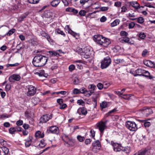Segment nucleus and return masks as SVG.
<instances>
[{"instance_id":"nucleus-35","label":"nucleus","mask_w":155,"mask_h":155,"mask_svg":"<svg viewBox=\"0 0 155 155\" xmlns=\"http://www.w3.org/2000/svg\"><path fill=\"white\" fill-rule=\"evenodd\" d=\"M107 103L106 102H103L100 104V106L102 108H105L107 106Z\"/></svg>"},{"instance_id":"nucleus-60","label":"nucleus","mask_w":155,"mask_h":155,"mask_svg":"<svg viewBox=\"0 0 155 155\" xmlns=\"http://www.w3.org/2000/svg\"><path fill=\"white\" fill-rule=\"evenodd\" d=\"M151 124L149 122H144V125L145 127H149Z\"/></svg>"},{"instance_id":"nucleus-39","label":"nucleus","mask_w":155,"mask_h":155,"mask_svg":"<svg viewBox=\"0 0 155 155\" xmlns=\"http://www.w3.org/2000/svg\"><path fill=\"white\" fill-rule=\"evenodd\" d=\"M131 97V95L130 94H124L123 95V96L122 97L125 99L128 100L129 99L130 97Z\"/></svg>"},{"instance_id":"nucleus-32","label":"nucleus","mask_w":155,"mask_h":155,"mask_svg":"<svg viewBox=\"0 0 155 155\" xmlns=\"http://www.w3.org/2000/svg\"><path fill=\"white\" fill-rule=\"evenodd\" d=\"M80 81L77 77H75L73 80V83L75 85L78 84L80 83Z\"/></svg>"},{"instance_id":"nucleus-38","label":"nucleus","mask_w":155,"mask_h":155,"mask_svg":"<svg viewBox=\"0 0 155 155\" xmlns=\"http://www.w3.org/2000/svg\"><path fill=\"white\" fill-rule=\"evenodd\" d=\"M9 132L11 134H14L15 132L16 131L15 129V127H11L9 129Z\"/></svg>"},{"instance_id":"nucleus-51","label":"nucleus","mask_w":155,"mask_h":155,"mask_svg":"<svg viewBox=\"0 0 155 155\" xmlns=\"http://www.w3.org/2000/svg\"><path fill=\"white\" fill-rule=\"evenodd\" d=\"M109 7H101L100 9L102 11H105L108 10Z\"/></svg>"},{"instance_id":"nucleus-46","label":"nucleus","mask_w":155,"mask_h":155,"mask_svg":"<svg viewBox=\"0 0 155 155\" xmlns=\"http://www.w3.org/2000/svg\"><path fill=\"white\" fill-rule=\"evenodd\" d=\"M19 65V64L18 63H15L14 64H8L7 65V67H15Z\"/></svg>"},{"instance_id":"nucleus-42","label":"nucleus","mask_w":155,"mask_h":155,"mask_svg":"<svg viewBox=\"0 0 155 155\" xmlns=\"http://www.w3.org/2000/svg\"><path fill=\"white\" fill-rule=\"evenodd\" d=\"M77 138L78 140L80 142H82L85 140V138L84 137L78 135L77 136Z\"/></svg>"},{"instance_id":"nucleus-44","label":"nucleus","mask_w":155,"mask_h":155,"mask_svg":"<svg viewBox=\"0 0 155 155\" xmlns=\"http://www.w3.org/2000/svg\"><path fill=\"white\" fill-rule=\"evenodd\" d=\"M144 21V19L142 17H139L137 19V22L140 24L142 23Z\"/></svg>"},{"instance_id":"nucleus-52","label":"nucleus","mask_w":155,"mask_h":155,"mask_svg":"<svg viewBox=\"0 0 155 155\" xmlns=\"http://www.w3.org/2000/svg\"><path fill=\"white\" fill-rule=\"evenodd\" d=\"M135 24L134 22H132L129 24L128 27L130 29L133 28L135 26Z\"/></svg>"},{"instance_id":"nucleus-20","label":"nucleus","mask_w":155,"mask_h":155,"mask_svg":"<svg viewBox=\"0 0 155 155\" xmlns=\"http://www.w3.org/2000/svg\"><path fill=\"white\" fill-rule=\"evenodd\" d=\"M29 14V12H26L20 16L18 18V20L20 21H22L24 19L26 18L27 16Z\"/></svg>"},{"instance_id":"nucleus-59","label":"nucleus","mask_w":155,"mask_h":155,"mask_svg":"<svg viewBox=\"0 0 155 155\" xmlns=\"http://www.w3.org/2000/svg\"><path fill=\"white\" fill-rule=\"evenodd\" d=\"M28 2L32 4H35L39 2V1H27Z\"/></svg>"},{"instance_id":"nucleus-29","label":"nucleus","mask_w":155,"mask_h":155,"mask_svg":"<svg viewBox=\"0 0 155 155\" xmlns=\"http://www.w3.org/2000/svg\"><path fill=\"white\" fill-rule=\"evenodd\" d=\"M66 93V92L65 91H62L58 92H54L50 93L52 95L56 94H60L62 95H64Z\"/></svg>"},{"instance_id":"nucleus-47","label":"nucleus","mask_w":155,"mask_h":155,"mask_svg":"<svg viewBox=\"0 0 155 155\" xmlns=\"http://www.w3.org/2000/svg\"><path fill=\"white\" fill-rule=\"evenodd\" d=\"M77 104L79 105H81L83 106L84 104V102L82 100H79L77 101Z\"/></svg>"},{"instance_id":"nucleus-54","label":"nucleus","mask_w":155,"mask_h":155,"mask_svg":"<svg viewBox=\"0 0 155 155\" xmlns=\"http://www.w3.org/2000/svg\"><path fill=\"white\" fill-rule=\"evenodd\" d=\"M107 20V18L105 16H103L100 19V21L101 22H105Z\"/></svg>"},{"instance_id":"nucleus-58","label":"nucleus","mask_w":155,"mask_h":155,"mask_svg":"<svg viewBox=\"0 0 155 155\" xmlns=\"http://www.w3.org/2000/svg\"><path fill=\"white\" fill-rule=\"evenodd\" d=\"M67 106V105L65 104H62L60 105L59 108L60 109H63L66 108Z\"/></svg>"},{"instance_id":"nucleus-27","label":"nucleus","mask_w":155,"mask_h":155,"mask_svg":"<svg viewBox=\"0 0 155 155\" xmlns=\"http://www.w3.org/2000/svg\"><path fill=\"white\" fill-rule=\"evenodd\" d=\"M60 1H52L51 2V5L53 6L56 7L60 3Z\"/></svg>"},{"instance_id":"nucleus-30","label":"nucleus","mask_w":155,"mask_h":155,"mask_svg":"<svg viewBox=\"0 0 155 155\" xmlns=\"http://www.w3.org/2000/svg\"><path fill=\"white\" fill-rule=\"evenodd\" d=\"M55 33L59 34H61L64 37L65 36V34L64 33V32L58 29H57L56 30Z\"/></svg>"},{"instance_id":"nucleus-41","label":"nucleus","mask_w":155,"mask_h":155,"mask_svg":"<svg viewBox=\"0 0 155 155\" xmlns=\"http://www.w3.org/2000/svg\"><path fill=\"white\" fill-rule=\"evenodd\" d=\"M97 86L99 90H101L103 88V86L102 84L101 83H99L97 85ZM105 89L106 88L105 87H104Z\"/></svg>"},{"instance_id":"nucleus-2","label":"nucleus","mask_w":155,"mask_h":155,"mask_svg":"<svg viewBox=\"0 0 155 155\" xmlns=\"http://www.w3.org/2000/svg\"><path fill=\"white\" fill-rule=\"evenodd\" d=\"M93 40L98 44L104 47H107L110 43V41L108 39L100 35H94Z\"/></svg>"},{"instance_id":"nucleus-62","label":"nucleus","mask_w":155,"mask_h":155,"mask_svg":"<svg viewBox=\"0 0 155 155\" xmlns=\"http://www.w3.org/2000/svg\"><path fill=\"white\" fill-rule=\"evenodd\" d=\"M57 101L60 105H61L63 103V100L61 99H59L57 100Z\"/></svg>"},{"instance_id":"nucleus-28","label":"nucleus","mask_w":155,"mask_h":155,"mask_svg":"<svg viewBox=\"0 0 155 155\" xmlns=\"http://www.w3.org/2000/svg\"><path fill=\"white\" fill-rule=\"evenodd\" d=\"M99 96V94L98 92H96L93 95V98L94 100V101L96 102V99Z\"/></svg>"},{"instance_id":"nucleus-18","label":"nucleus","mask_w":155,"mask_h":155,"mask_svg":"<svg viewBox=\"0 0 155 155\" xmlns=\"http://www.w3.org/2000/svg\"><path fill=\"white\" fill-rule=\"evenodd\" d=\"M64 141L66 143L69 145L71 144V143L73 142V140L69 138L68 136L65 135L64 137Z\"/></svg>"},{"instance_id":"nucleus-12","label":"nucleus","mask_w":155,"mask_h":155,"mask_svg":"<svg viewBox=\"0 0 155 155\" xmlns=\"http://www.w3.org/2000/svg\"><path fill=\"white\" fill-rule=\"evenodd\" d=\"M21 79V77L18 75L13 74L11 75L9 78V81L12 82L14 81H18Z\"/></svg>"},{"instance_id":"nucleus-61","label":"nucleus","mask_w":155,"mask_h":155,"mask_svg":"<svg viewBox=\"0 0 155 155\" xmlns=\"http://www.w3.org/2000/svg\"><path fill=\"white\" fill-rule=\"evenodd\" d=\"M148 52V51L147 49L144 50L142 53V55L143 56H145L147 54Z\"/></svg>"},{"instance_id":"nucleus-63","label":"nucleus","mask_w":155,"mask_h":155,"mask_svg":"<svg viewBox=\"0 0 155 155\" xmlns=\"http://www.w3.org/2000/svg\"><path fill=\"white\" fill-rule=\"evenodd\" d=\"M72 12H73L74 14H76L78 13V10L73 8L72 10Z\"/></svg>"},{"instance_id":"nucleus-14","label":"nucleus","mask_w":155,"mask_h":155,"mask_svg":"<svg viewBox=\"0 0 155 155\" xmlns=\"http://www.w3.org/2000/svg\"><path fill=\"white\" fill-rule=\"evenodd\" d=\"M49 130L52 133L58 134L59 133V129L56 126L50 127Z\"/></svg>"},{"instance_id":"nucleus-23","label":"nucleus","mask_w":155,"mask_h":155,"mask_svg":"<svg viewBox=\"0 0 155 155\" xmlns=\"http://www.w3.org/2000/svg\"><path fill=\"white\" fill-rule=\"evenodd\" d=\"M130 5L134 8H137L139 7V4L137 2H132L130 3Z\"/></svg>"},{"instance_id":"nucleus-19","label":"nucleus","mask_w":155,"mask_h":155,"mask_svg":"<svg viewBox=\"0 0 155 155\" xmlns=\"http://www.w3.org/2000/svg\"><path fill=\"white\" fill-rule=\"evenodd\" d=\"M93 146V150L95 149V148L99 147L101 146V144L100 141L98 140H96L94 142L92 143Z\"/></svg>"},{"instance_id":"nucleus-50","label":"nucleus","mask_w":155,"mask_h":155,"mask_svg":"<svg viewBox=\"0 0 155 155\" xmlns=\"http://www.w3.org/2000/svg\"><path fill=\"white\" fill-rule=\"evenodd\" d=\"M120 34L122 36H126L127 35V33L124 31H122L120 33Z\"/></svg>"},{"instance_id":"nucleus-1","label":"nucleus","mask_w":155,"mask_h":155,"mask_svg":"<svg viewBox=\"0 0 155 155\" xmlns=\"http://www.w3.org/2000/svg\"><path fill=\"white\" fill-rule=\"evenodd\" d=\"M48 60V58L45 56L38 55L34 57L32 63L35 66L42 67L45 64Z\"/></svg>"},{"instance_id":"nucleus-33","label":"nucleus","mask_w":155,"mask_h":155,"mask_svg":"<svg viewBox=\"0 0 155 155\" xmlns=\"http://www.w3.org/2000/svg\"><path fill=\"white\" fill-rule=\"evenodd\" d=\"M15 31V29L14 28H12L9 30L8 32L6 34V35L10 36L12 35Z\"/></svg>"},{"instance_id":"nucleus-17","label":"nucleus","mask_w":155,"mask_h":155,"mask_svg":"<svg viewBox=\"0 0 155 155\" xmlns=\"http://www.w3.org/2000/svg\"><path fill=\"white\" fill-rule=\"evenodd\" d=\"M66 28H67L68 30V33L71 34L74 37L77 38V36H78V35L77 33L74 32L72 30H71L70 28L69 25H67L66 26Z\"/></svg>"},{"instance_id":"nucleus-15","label":"nucleus","mask_w":155,"mask_h":155,"mask_svg":"<svg viewBox=\"0 0 155 155\" xmlns=\"http://www.w3.org/2000/svg\"><path fill=\"white\" fill-rule=\"evenodd\" d=\"M48 120V117L47 114L43 115L40 119V123H45Z\"/></svg>"},{"instance_id":"nucleus-8","label":"nucleus","mask_w":155,"mask_h":155,"mask_svg":"<svg viewBox=\"0 0 155 155\" xmlns=\"http://www.w3.org/2000/svg\"><path fill=\"white\" fill-rule=\"evenodd\" d=\"M96 88V86L94 84H91L89 85L88 88L90 91H88V93L86 94V96L88 97H90L92 94L94 93V91Z\"/></svg>"},{"instance_id":"nucleus-26","label":"nucleus","mask_w":155,"mask_h":155,"mask_svg":"<svg viewBox=\"0 0 155 155\" xmlns=\"http://www.w3.org/2000/svg\"><path fill=\"white\" fill-rule=\"evenodd\" d=\"M79 90L80 93L82 94H85L86 96V94L88 93V91L86 90L85 88L84 87H83L79 89Z\"/></svg>"},{"instance_id":"nucleus-11","label":"nucleus","mask_w":155,"mask_h":155,"mask_svg":"<svg viewBox=\"0 0 155 155\" xmlns=\"http://www.w3.org/2000/svg\"><path fill=\"white\" fill-rule=\"evenodd\" d=\"M44 132L41 133V132L39 131L38 130L35 133V137L36 139L35 140L34 142H36L37 140L43 138L44 136Z\"/></svg>"},{"instance_id":"nucleus-40","label":"nucleus","mask_w":155,"mask_h":155,"mask_svg":"<svg viewBox=\"0 0 155 155\" xmlns=\"http://www.w3.org/2000/svg\"><path fill=\"white\" fill-rule=\"evenodd\" d=\"M130 39L129 38L126 37L124 38L123 39V41L125 42L130 43L131 44H134V42L131 43L130 42H129Z\"/></svg>"},{"instance_id":"nucleus-9","label":"nucleus","mask_w":155,"mask_h":155,"mask_svg":"<svg viewBox=\"0 0 155 155\" xmlns=\"http://www.w3.org/2000/svg\"><path fill=\"white\" fill-rule=\"evenodd\" d=\"M141 110H142V113L146 116H147L153 113V110L151 109L146 107H143Z\"/></svg>"},{"instance_id":"nucleus-22","label":"nucleus","mask_w":155,"mask_h":155,"mask_svg":"<svg viewBox=\"0 0 155 155\" xmlns=\"http://www.w3.org/2000/svg\"><path fill=\"white\" fill-rule=\"evenodd\" d=\"M32 142V140L31 138V137H29V139L26 140V142L25 143V146L26 147H29L31 143Z\"/></svg>"},{"instance_id":"nucleus-48","label":"nucleus","mask_w":155,"mask_h":155,"mask_svg":"<svg viewBox=\"0 0 155 155\" xmlns=\"http://www.w3.org/2000/svg\"><path fill=\"white\" fill-rule=\"evenodd\" d=\"M0 143L3 146H5L6 143V142L3 139H0Z\"/></svg>"},{"instance_id":"nucleus-4","label":"nucleus","mask_w":155,"mask_h":155,"mask_svg":"<svg viewBox=\"0 0 155 155\" xmlns=\"http://www.w3.org/2000/svg\"><path fill=\"white\" fill-rule=\"evenodd\" d=\"M125 125L131 131H135L137 129L136 124L134 121H127L126 122Z\"/></svg>"},{"instance_id":"nucleus-13","label":"nucleus","mask_w":155,"mask_h":155,"mask_svg":"<svg viewBox=\"0 0 155 155\" xmlns=\"http://www.w3.org/2000/svg\"><path fill=\"white\" fill-rule=\"evenodd\" d=\"M77 113L79 114H82L85 115L87 113V111L86 109L84 107H83L79 108L77 110Z\"/></svg>"},{"instance_id":"nucleus-49","label":"nucleus","mask_w":155,"mask_h":155,"mask_svg":"<svg viewBox=\"0 0 155 155\" xmlns=\"http://www.w3.org/2000/svg\"><path fill=\"white\" fill-rule=\"evenodd\" d=\"M23 124V121L21 120H19L17 121L16 124L18 126H21Z\"/></svg>"},{"instance_id":"nucleus-25","label":"nucleus","mask_w":155,"mask_h":155,"mask_svg":"<svg viewBox=\"0 0 155 155\" xmlns=\"http://www.w3.org/2000/svg\"><path fill=\"white\" fill-rule=\"evenodd\" d=\"M144 71L145 72H144V74L143 75V76H145L147 78H149L150 79L152 78V76L150 75V74L148 71L145 70H144Z\"/></svg>"},{"instance_id":"nucleus-64","label":"nucleus","mask_w":155,"mask_h":155,"mask_svg":"<svg viewBox=\"0 0 155 155\" xmlns=\"http://www.w3.org/2000/svg\"><path fill=\"white\" fill-rule=\"evenodd\" d=\"M19 38L22 41H24L25 39V36L22 35H21L19 36Z\"/></svg>"},{"instance_id":"nucleus-34","label":"nucleus","mask_w":155,"mask_h":155,"mask_svg":"<svg viewBox=\"0 0 155 155\" xmlns=\"http://www.w3.org/2000/svg\"><path fill=\"white\" fill-rule=\"evenodd\" d=\"M153 62L150 61H145L144 62V64L147 66H152Z\"/></svg>"},{"instance_id":"nucleus-21","label":"nucleus","mask_w":155,"mask_h":155,"mask_svg":"<svg viewBox=\"0 0 155 155\" xmlns=\"http://www.w3.org/2000/svg\"><path fill=\"white\" fill-rule=\"evenodd\" d=\"M147 152V151L145 150H140L133 155H146V153Z\"/></svg>"},{"instance_id":"nucleus-6","label":"nucleus","mask_w":155,"mask_h":155,"mask_svg":"<svg viewBox=\"0 0 155 155\" xmlns=\"http://www.w3.org/2000/svg\"><path fill=\"white\" fill-rule=\"evenodd\" d=\"M111 63V60L109 57L105 58L101 62V67L102 69L107 68Z\"/></svg>"},{"instance_id":"nucleus-16","label":"nucleus","mask_w":155,"mask_h":155,"mask_svg":"<svg viewBox=\"0 0 155 155\" xmlns=\"http://www.w3.org/2000/svg\"><path fill=\"white\" fill-rule=\"evenodd\" d=\"M144 72H145L144 70L141 69H138L136 71V74L134 75V76H143V75L144 74Z\"/></svg>"},{"instance_id":"nucleus-36","label":"nucleus","mask_w":155,"mask_h":155,"mask_svg":"<svg viewBox=\"0 0 155 155\" xmlns=\"http://www.w3.org/2000/svg\"><path fill=\"white\" fill-rule=\"evenodd\" d=\"M86 12L84 10H81L79 12V15L82 16H85L86 13Z\"/></svg>"},{"instance_id":"nucleus-53","label":"nucleus","mask_w":155,"mask_h":155,"mask_svg":"<svg viewBox=\"0 0 155 155\" xmlns=\"http://www.w3.org/2000/svg\"><path fill=\"white\" fill-rule=\"evenodd\" d=\"M73 92L74 94H79L80 93V90L77 88H74L73 90Z\"/></svg>"},{"instance_id":"nucleus-55","label":"nucleus","mask_w":155,"mask_h":155,"mask_svg":"<svg viewBox=\"0 0 155 155\" xmlns=\"http://www.w3.org/2000/svg\"><path fill=\"white\" fill-rule=\"evenodd\" d=\"M75 69V66L74 65H71L69 67V69L70 71H72Z\"/></svg>"},{"instance_id":"nucleus-3","label":"nucleus","mask_w":155,"mask_h":155,"mask_svg":"<svg viewBox=\"0 0 155 155\" xmlns=\"http://www.w3.org/2000/svg\"><path fill=\"white\" fill-rule=\"evenodd\" d=\"M77 52L81 55L82 58H88L91 55L90 50L87 47L79 48L77 49Z\"/></svg>"},{"instance_id":"nucleus-7","label":"nucleus","mask_w":155,"mask_h":155,"mask_svg":"<svg viewBox=\"0 0 155 155\" xmlns=\"http://www.w3.org/2000/svg\"><path fill=\"white\" fill-rule=\"evenodd\" d=\"M28 91L27 92V95L28 96H33L36 93V88L32 85H28L27 87Z\"/></svg>"},{"instance_id":"nucleus-57","label":"nucleus","mask_w":155,"mask_h":155,"mask_svg":"<svg viewBox=\"0 0 155 155\" xmlns=\"http://www.w3.org/2000/svg\"><path fill=\"white\" fill-rule=\"evenodd\" d=\"M10 88H11V85L10 84H6L5 86V90L6 91H8L10 90Z\"/></svg>"},{"instance_id":"nucleus-31","label":"nucleus","mask_w":155,"mask_h":155,"mask_svg":"<svg viewBox=\"0 0 155 155\" xmlns=\"http://www.w3.org/2000/svg\"><path fill=\"white\" fill-rule=\"evenodd\" d=\"M2 150L3 151V152L5 154H7L9 152V149L5 147V146H3L2 147Z\"/></svg>"},{"instance_id":"nucleus-56","label":"nucleus","mask_w":155,"mask_h":155,"mask_svg":"<svg viewBox=\"0 0 155 155\" xmlns=\"http://www.w3.org/2000/svg\"><path fill=\"white\" fill-rule=\"evenodd\" d=\"M91 135L92 137H94L95 136V132L93 129H91L90 131Z\"/></svg>"},{"instance_id":"nucleus-24","label":"nucleus","mask_w":155,"mask_h":155,"mask_svg":"<svg viewBox=\"0 0 155 155\" xmlns=\"http://www.w3.org/2000/svg\"><path fill=\"white\" fill-rule=\"evenodd\" d=\"M120 22V21L119 19H116L111 24V26L112 27L116 26L118 25L119 24Z\"/></svg>"},{"instance_id":"nucleus-45","label":"nucleus","mask_w":155,"mask_h":155,"mask_svg":"<svg viewBox=\"0 0 155 155\" xmlns=\"http://www.w3.org/2000/svg\"><path fill=\"white\" fill-rule=\"evenodd\" d=\"M58 54V53L55 51H49V55L52 56H56Z\"/></svg>"},{"instance_id":"nucleus-10","label":"nucleus","mask_w":155,"mask_h":155,"mask_svg":"<svg viewBox=\"0 0 155 155\" xmlns=\"http://www.w3.org/2000/svg\"><path fill=\"white\" fill-rule=\"evenodd\" d=\"M110 144L113 147L114 150L115 151H120L121 150V146L119 144L115 143L113 141H111L110 142Z\"/></svg>"},{"instance_id":"nucleus-37","label":"nucleus","mask_w":155,"mask_h":155,"mask_svg":"<svg viewBox=\"0 0 155 155\" xmlns=\"http://www.w3.org/2000/svg\"><path fill=\"white\" fill-rule=\"evenodd\" d=\"M139 38L141 39H144L146 37V35L144 33L141 32L139 34Z\"/></svg>"},{"instance_id":"nucleus-5","label":"nucleus","mask_w":155,"mask_h":155,"mask_svg":"<svg viewBox=\"0 0 155 155\" xmlns=\"http://www.w3.org/2000/svg\"><path fill=\"white\" fill-rule=\"evenodd\" d=\"M106 123V121L103 122L101 121L97 123L96 124L97 128L99 129L101 134H103L104 130L107 127Z\"/></svg>"},{"instance_id":"nucleus-43","label":"nucleus","mask_w":155,"mask_h":155,"mask_svg":"<svg viewBox=\"0 0 155 155\" xmlns=\"http://www.w3.org/2000/svg\"><path fill=\"white\" fill-rule=\"evenodd\" d=\"M41 34L42 36L46 37L48 41V36L46 33L44 31H42L41 33Z\"/></svg>"}]
</instances>
